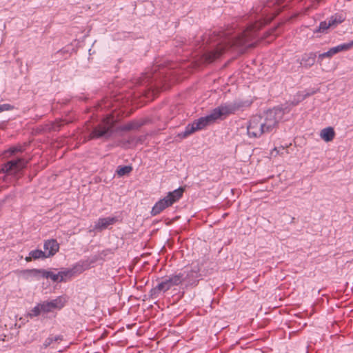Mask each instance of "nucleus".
I'll return each mask as SVG.
<instances>
[{
    "mask_svg": "<svg viewBox=\"0 0 353 353\" xmlns=\"http://www.w3.org/2000/svg\"><path fill=\"white\" fill-rule=\"evenodd\" d=\"M344 20L345 18L342 15L336 14L335 15L332 16L328 21L331 26L332 27L336 26L338 24L342 23L343 21H344Z\"/></svg>",
    "mask_w": 353,
    "mask_h": 353,
    "instance_id": "obj_21",
    "label": "nucleus"
},
{
    "mask_svg": "<svg viewBox=\"0 0 353 353\" xmlns=\"http://www.w3.org/2000/svg\"><path fill=\"white\" fill-rule=\"evenodd\" d=\"M199 271V267H194L193 269L190 271H184L179 274L183 276V282H186L188 285H194L197 284L199 278L201 276Z\"/></svg>",
    "mask_w": 353,
    "mask_h": 353,
    "instance_id": "obj_9",
    "label": "nucleus"
},
{
    "mask_svg": "<svg viewBox=\"0 0 353 353\" xmlns=\"http://www.w3.org/2000/svg\"><path fill=\"white\" fill-rule=\"evenodd\" d=\"M320 136L323 140L329 142L333 140L335 136L334 130L332 128L328 127L321 131Z\"/></svg>",
    "mask_w": 353,
    "mask_h": 353,
    "instance_id": "obj_17",
    "label": "nucleus"
},
{
    "mask_svg": "<svg viewBox=\"0 0 353 353\" xmlns=\"http://www.w3.org/2000/svg\"><path fill=\"white\" fill-rule=\"evenodd\" d=\"M332 27L329 21H321L319 24V26L317 29L314 30V33L320 32V33H325L326 30Z\"/></svg>",
    "mask_w": 353,
    "mask_h": 353,
    "instance_id": "obj_23",
    "label": "nucleus"
},
{
    "mask_svg": "<svg viewBox=\"0 0 353 353\" xmlns=\"http://www.w3.org/2000/svg\"><path fill=\"white\" fill-rule=\"evenodd\" d=\"M23 148L22 146L14 147V148H11L9 150V152L11 154H15L16 152H23Z\"/></svg>",
    "mask_w": 353,
    "mask_h": 353,
    "instance_id": "obj_29",
    "label": "nucleus"
},
{
    "mask_svg": "<svg viewBox=\"0 0 353 353\" xmlns=\"http://www.w3.org/2000/svg\"><path fill=\"white\" fill-rule=\"evenodd\" d=\"M41 312H43V307H42L41 303H40V304H38L37 305H36L34 308H32L30 310V312L29 313V316L31 317L37 316L40 314V313Z\"/></svg>",
    "mask_w": 353,
    "mask_h": 353,
    "instance_id": "obj_25",
    "label": "nucleus"
},
{
    "mask_svg": "<svg viewBox=\"0 0 353 353\" xmlns=\"http://www.w3.org/2000/svg\"><path fill=\"white\" fill-rule=\"evenodd\" d=\"M52 338L53 339V342L54 341H59V340H62V336H52Z\"/></svg>",
    "mask_w": 353,
    "mask_h": 353,
    "instance_id": "obj_31",
    "label": "nucleus"
},
{
    "mask_svg": "<svg viewBox=\"0 0 353 353\" xmlns=\"http://www.w3.org/2000/svg\"><path fill=\"white\" fill-rule=\"evenodd\" d=\"M276 152V153H278L276 148H274V149L272 150V154H273V152Z\"/></svg>",
    "mask_w": 353,
    "mask_h": 353,
    "instance_id": "obj_32",
    "label": "nucleus"
},
{
    "mask_svg": "<svg viewBox=\"0 0 353 353\" xmlns=\"http://www.w3.org/2000/svg\"><path fill=\"white\" fill-rule=\"evenodd\" d=\"M250 101L235 100L232 102L221 104L212 110L215 117L218 119H223L230 114H234L236 112L248 108L251 105Z\"/></svg>",
    "mask_w": 353,
    "mask_h": 353,
    "instance_id": "obj_3",
    "label": "nucleus"
},
{
    "mask_svg": "<svg viewBox=\"0 0 353 353\" xmlns=\"http://www.w3.org/2000/svg\"><path fill=\"white\" fill-rule=\"evenodd\" d=\"M13 109V106L8 103L5 104H1L0 105V112H2L3 111H8Z\"/></svg>",
    "mask_w": 353,
    "mask_h": 353,
    "instance_id": "obj_27",
    "label": "nucleus"
},
{
    "mask_svg": "<svg viewBox=\"0 0 353 353\" xmlns=\"http://www.w3.org/2000/svg\"><path fill=\"white\" fill-rule=\"evenodd\" d=\"M183 282V278L182 275L179 274H172L170 276L165 278L157 286L154 288L152 291L154 293L158 292H166L170 290L172 287L179 285Z\"/></svg>",
    "mask_w": 353,
    "mask_h": 353,
    "instance_id": "obj_7",
    "label": "nucleus"
},
{
    "mask_svg": "<svg viewBox=\"0 0 353 353\" xmlns=\"http://www.w3.org/2000/svg\"><path fill=\"white\" fill-rule=\"evenodd\" d=\"M30 276H34L38 277L39 276L46 278V279H51L54 282H59V277L58 273H54L53 272L47 271L45 270H37V269H32V270H27L25 272Z\"/></svg>",
    "mask_w": 353,
    "mask_h": 353,
    "instance_id": "obj_12",
    "label": "nucleus"
},
{
    "mask_svg": "<svg viewBox=\"0 0 353 353\" xmlns=\"http://www.w3.org/2000/svg\"><path fill=\"white\" fill-rule=\"evenodd\" d=\"M153 74L151 72H145L141 77L139 83L141 85H148L150 79L153 77Z\"/></svg>",
    "mask_w": 353,
    "mask_h": 353,
    "instance_id": "obj_26",
    "label": "nucleus"
},
{
    "mask_svg": "<svg viewBox=\"0 0 353 353\" xmlns=\"http://www.w3.org/2000/svg\"><path fill=\"white\" fill-rule=\"evenodd\" d=\"M113 124L110 118L105 119L103 122L94 128L88 136V140L101 137H109L112 132Z\"/></svg>",
    "mask_w": 353,
    "mask_h": 353,
    "instance_id": "obj_6",
    "label": "nucleus"
},
{
    "mask_svg": "<svg viewBox=\"0 0 353 353\" xmlns=\"http://www.w3.org/2000/svg\"><path fill=\"white\" fill-rule=\"evenodd\" d=\"M59 245L56 240L50 239L44 243L43 249L48 257L54 255L59 250Z\"/></svg>",
    "mask_w": 353,
    "mask_h": 353,
    "instance_id": "obj_14",
    "label": "nucleus"
},
{
    "mask_svg": "<svg viewBox=\"0 0 353 353\" xmlns=\"http://www.w3.org/2000/svg\"><path fill=\"white\" fill-rule=\"evenodd\" d=\"M183 192L184 188L181 187L172 192H170L165 197L159 200L153 206L151 211L152 215L156 216L161 213L166 208L172 205L183 196Z\"/></svg>",
    "mask_w": 353,
    "mask_h": 353,
    "instance_id": "obj_4",
    "label": "nucleus"
},
{
    "mask_svg": "<svg viewBox=\"0 0 353 353\" xmlns=\"http://www.w3.org/2000/svg\"><path fill=\"white\" fill-rule=\"evenodd\" d=\"M318 90L313 89L311 92H306L305 93H298L296 98L292 101L293 105H297L300 101L304 100L307 97L315 94Z\"/></svg>",
    "mask_w": 353,
    "mask_h": 353,
    "instance_id": "obj_18",
    "label": "nucleus"
},
{
    "mask_svg": "<svg viewBox=\"0 0 353 353\" xmlns=\"http://www.w3.org/2000/svg\"><path fill=\"white\" fill-rule=\"evenodd\" d=\"M217 120L213 111L205 117L199 118L194 121L192 123L188 124L183 132L180 133L179 135L181 138H185L194 132L202 130L208 125L214 123Z\"/></svg>",
    "mask_w": 353,
    "mask_h": 353,
    "instance_id": "obj_5",
    "label": "nucleus"
},
{
    "mask_svg": "<svg viewBox=\"0 0 353 353\" xmlns=\"http://www.w3.org/2000/svg\"><path fill=\"white\" fill-rule=\"evenodd\" d=\"M352 47H353V40L349 43L340 44L335 47L331 48L330 49V51L332 53V56H334V54H336L339 52L349 50Z\"/></svg>",
    "mask_w": 353,
    "mask_h": 353,
    "instance_id": "obj_16",
    "label": "nucleus"
},
{
    "mask_svg": "<svg viewBox=\"0 0 353 353\" xmlns=\"http://www.w3.org/2000/svg\"><path fill=\"white\" fill-rule=\"evenodd\" d=\"M157 68V67H155V68L153 69V71H154V72H156V71H157V68Z\"/></svg>",
    "mask_w": 353,
    "mask_h": 353,
    "instance_id": "obj_33",
    "label": "nucleus"
},
{
    "mask_svg": "<svg viewBox=\"0 0 353 353\" xmlns=\"http://www.w3.org/2000/svg\"><path fill=\"white\" fill-rule=\"evenodd\" d=\"M143 125V122L134 121L132 122H130L127 124H125L123 125L121 129L122 130H138L140 127H141Z\"/></svg>",
    "mask_w": 353,
    "mask_h": 353,
    "instance_id": "obj_20",
    "label": "nucleus"
},
{
    "mask_svg": "<svg viewBox=\"0 0 353 353\" xmlns=\"http://www.w3.org/2000/svg\"><path fill=\"white\" fill-rule=\"evenodd\" d=\"M316 57V55L314 52L305 53L302 56L301 65L305 68H310L315 63Z\"/></svg>",
    "mask_w": 353,
    "mask_h": 353,
    "instance_id": "obj_15",
    "label": "nucleus"
},
{
    "mask_svg": "<svg viewBox=\"0 0 353 353\" xmlns=\"http://www.w3.org/2000/svg\"><path fill=\"white\" fill-rule=\"evenodd\" d=\"M59 277V282L65 281L68 279H70L73 275L72 270H68L64 271H60L58 272Z\"/></svg>",
    "mask_w": 353,
    "mask_h": 353,
    "instance_id": "obj_22",
    "label": "nucleus"
},
{
    "mask_svg": "<svg viewBox=\"0 0 353 353\" xmlns=\"http://www.w3.org/2000/svg\"><path fill=\"white\" fill-rule=\"evenodd\" d=\"M117 221V217L101 218L95 223L94 229L101 231Z\"/></svg>",
    "mask_w": 353,
    "mask_h": 353,
    "instance_id": "obj_13",
    "label": "nucleus"
},
{
    "mask_svg": "<svg viewBox=\"0 0 353 353\" xmlns=\"http://www.w3.org/2000/svg\"><path fill=\"white\" fill-rule=\"evenodd\" d=\"M258 115L252 117L247 125V134L250 138H259L261 136V123L258 121Z\"/></svg>",
    "mask_w": 353,
    "mask_h": 353,
    "instance_id": "obj_10",
    "label": "nucleus"
},
{
    "mask_svg": "<svg viewBox=\"0 0 353 353\" xmlns=\"http://www.w3.org/2000/svg\"><path fill=\"white\" fill-rule=\"evenodd\" d=\"M66 302V300L63 296H59L55 299L50 301H44L41 303L43 312H50L55 309L62 308Z\"/></svg>",
    "mask_w": 353,
    "mask_h": 353,
    "instance_id": "obj_11",
    "label": "nucleus"
},
{
    "mask_svg": "<svg viewBox=\"0 0 353 353\" xmlns=\"http://www.w3.org/2000/svg\"><path fill=\"white\" fill-rule=\"evenodd\" d=\"M52 343H53V339L52 338V336H50L48 339H46V341H44L43 346L45 347H47L50 346Z\"/></svg>",
    "mask_w": 353,
    "mask_h": 353,
    "instance_id": "obj_30",
    "label": "nucleus"
},
{
    "mask_svg": "<svg viewBox=\"0 0 353 353\" xmlns=\"http://www.w3.org/2000/svg\"><path fill=\"white\" fill-rule=\"evenodd\" d=\"M283 116V111L279 108L268 110L263 116H258L261 123V136L273 132Z\"/></svg>",
    "mask_w": 353,
    "mask_h": 353,
    "instance_id": "obj_2",
    "label": "nucleus"
},
{
    "mask_svg": "<svg viewBox=\"0 0 353 353\" xmlns=\"http://www.w3.org/2000/svg\"><path fill=\"white\" fill-rule=\"evenodd\" d=\"M28 161L23 158L8 161L3 165L2 171L6 173L16 174L23 170L27 165Z\"/></svg>",
    "mask_w": 353,
    "mask_h": 353,
    "instance_id": "obj_8",
    "label": "nucleus"
},
{
    "mask_svg": "<svg viewBox=\"0 0 353 353\" xmlns=\"http://www.w3.org/2000/svg\"><path fill=\"white\" fill-rule=\"evenodd\" d=\"M46 254V252H45V251H42L41 250H34L29 253L30 256L26 257V259L27 261H29L31 260L32 258L34 259L48 258L47 255Z\"/></svg>",
    "mask_w": 353,
    "mask_h": 353,
    "instance_id": "obj_19",
    "label": "nucleus"
},
{
    "mask_svg": "<svg viewBox=\"0 0 353 353\" xmlns=\"http://www.w3.org/2000/svg\"><path fill=\"white\" fill-rule=\"evenodd\" d=\"M332 57V53L330 52V51L329 50L326 52H323V53L320 54L319 55V59L322 60L324 58H331Z\"/></svg>",
    "mask_w": 353,
    "mask_h": 353,
    "instance_id": "obj_28",
    "label": "nucleus"
},
{
    "mask_svg": "<svg viewBox=\"0 0 353 353\" xmlns=\"http://www.w3.org/2000/svg\"><path fill=\"white\" fill-rule=\"evenodd\" d=\"M132 168L131 166L125 165L123 167H119L117 172L119 176H124L129 174L132 171Z\"/></svg>",
    "mask_w": 353,
    "mask_h": 353,
    "instance_id": "obj_24",
    "label": "nucleus"
},
{
    "mask_svg": "<svg viewBox=\"0 0 353 353\" xmlns=\"http://www.w3.org/2000/svg\"><path fill=\"white\" fill-rule=\"evenodd\" d=\"M270 3L260 10L261 17L265 18L263 21H257L254 24L250 25L246 30L241 32L233 34L231 30H226L218 33L214 32L208 36L209 42L214 43V49L206 52L203 57L205 61L212 62L218 58L225 50L232 48H250L253 47L254 43H250L256 34V32L265 23L270 22L278 13V10L274 9L268 10L270 8Z\"/></svg>",
    "mask_w": 353,
    "mask_h": 353,
    "instance_id": "obj_1",
    "label": "nucleus"
}]
</instances>
